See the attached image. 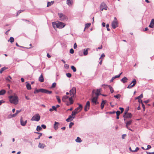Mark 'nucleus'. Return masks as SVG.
Wrapping results in <instances>:
<instances>
[{
  "label": "nucleus",
  "mask_w": 154,
  "mask_h": 154,
  "mask_svg": "<svg viewBox=\"0 0 154 154\" xmlns=\"http://www.w3.org/2000/svg\"><path fill=\"white\" fill-rule=\"evenodd\" d=\"M113 78L115 79H116L117 78H119V75H115V76H113Z\"/></svg>",
  "instance_id": "obj_60"
},
{
  "label": "nucleus",
  "mask_w": 154,
  "mask_h": 154,
  "mask_svg": "<svg viewBox=\"0 0 154 154\" xmlns=\"http://www.w3.org/2000/svg\"><path fill=\"white\" fill-rule=\"evenodd\" d=\"M114 97L116 98L119 99L121 97V95L119 94H118L116 95H114Z\"/></svg>",
  "instance_id": "obj_36"
},
{
  "label": "nucleus",
  "mask_w": 154,
  "mask_h": 154,
  "mask_svg": "<svg viewBox=\"0 0 154 154\" xmlns=\"http://www.w3.org/2000/svg\"><path fill=\"white\" fill-rule=\"evenodd\" d=\"M79 105V106L75 109L73 111L72 113V115L75 116V115L80 112L82 109V106L81 104Z\"/></svg>",
  "instance_id": "obj_4"
},
{
  "label": "nucleus",
  "mask_w": 154,
  "mask_h": 154,
  "mask_svg": "<svg viewBox=\"0 0 154 154\" xmlns=\"http://www.w3.org/2000/svg\"><path fill=\"white\" fill-rule=\"evenodd\" d=\"M107 7L106 4L104 2H102L100 5V10L102 11L103 9L107 10Z\"/></svg>",
  "instance_id": "obj_7"
},
{
  "label": "nucleus",
  "mask_w": 154,
  "mask_h": 154,
  "mask_svg": "<svg viewBox=\"0 0 154 154\" xmlns=\"http://www.w3.org/2000/svg\"><path fill=\"white\" fill-rule=\"evenodd\" d=\"M131 84H129L128 86L127 87V88H131L132 87H134V85H131Z\"/></svg>",
  "instance_id": "obj_43"
},
{
  "label": "nucleus",
  "mask_w": 154,
  "mask_h": 154,
  "mask_svg": "<svg viewBox=\"0 0 154 154\" xmlns=\"http://www.w3.org/2000/svg\"><path fill=\"white\" fill-rule=\"evenodd\" d=\"M95 94L96 96L95 97L92 96V98L91 99L92 105L94 106L99 103L97 101V100L98 98V96L99 94L97 93H95Z\"/></svg>",
  "instance_id": "obj_3"
},
{
  "label": "nucleus",
  "mask_w": 154,
  "mask_h": 154,
  "mask_svg": "<svg viewBox=\"0 0 154 154\" xmlns=\"http://www.w3.org/2000/svg\"><path fill=\"white\" fill-rule=\"evenodd\" d=\"M64 67L66 69H68L69 68V65L67 64H65L64 65Z\"/></svg>",
  "instance_id": "obj_55"
},
{
  "label": "nucleus",
  "mask_w": 154,
  "mask_h": 154,
  "mask_svg": "<svg viewBox=\"0 0 154 154\" xmlns=\"http://www.w3.org/2000/svg\"><path fill=\"white\" fill-rule=\"evenodd\" d=\"M42 128H43V129H45L46 128V126L45 125L42 124L41 125V127Z\"/></svg>",
  "instance_id": "obj_53"
},
{
  "label": "nucleus",
  "mask_w": 154,
  "mask_h": 154,
  "mask_svg": "<svg viewBox=\"0 0 154 154\" xmlns=\"http://www.w3.org/2000/svg\"><path fill=\"white\" fill-rule=\"evenodd\" d=\"M77 47V45L76 43H75L74 45L73 48L74 49H76Z\"/></svg>",
  "instance_id": "obj_59"
},
{
  "label": "nucleus",
  "mask_w": 154,
  "mask_h": 154,
  "mask_svg": "<svg viewBox=\"0 0 154 154\" xmlns=\"http://www.w3.org/2000/svg\"><path fill=\"white\" fill-rule=\"evenodd\" d=\"M56 85V83L55 82L53 83L52 86H51V88H54Z\"/></svg>",
  "instance_id": "obj_44"
},
{
  "label": "nucleus",
  "mask_w": 154,
  "mask_h": 154,
  "mask_svg": "<svg viewBox=\"0 0 154 154\" xmlns=\"http://www.w3.org/2000/svg\"><path fill=\"white\" fill-rule=\"evenodd\" d=\"M68 97L66 95H65L63 97L62 100L64 102L66 101V100L68 98Z\"/></svg>",
  "instance_id": "obj_29"
},
{
  "label": "nucleus",
  "mask_w": 154,
  "mask_h": 154,
  "mask_svg": "<svg viewBox=\"0 0 154 154\" xmlns=\"http://www.w3.org/2000/svg\"><path fill=\"white\" fill-rule=\"evenodd\" d=\"M23 10H19V11L17 13V15H16V16H18L19 14H20V13H21L22 12H23Z\"/></svg>",
  "instance_id": "obj_49"
},
{
  "label": "nucleus",
  "mask_w": 154,
  "mask_h": 154,
  "mask_svg": "<svg viewBox=\"0 0 154 154\" xmlns=\"http://www.w3.org/2000/svg\"><path fill=\"white\" fill-rule=\"evenodd\" d=\"M20 123L21 125L22 126H25L27 123V120L24 121L23 118H21L20 119Z\"/></svg>",
  "instance_id": "obj_14"
},
{
  "label": "nucleus",
  "mask_w": 154,
  "mask_h": 154,
  "mask_svg": "<svg viewBox=\"0 0 154 154\" xmlns=\"http://www.w3.org/2000/svg\"><path fill=\"white\" fill-rule=\"evenodd\" d=\"M21 112V110H17L16 111V113L17 115L18 113H20Z\"/></svg>",
  "instance_id": "obj_64"
},
{
  "label": "nucleus",
  "mask_w": 154,
  "mask_h": 154,
  "mask_svg": "<svg viewBox=\"0 0 154 154\" xmlns=\"http://www.w3.org/2000/svg\"><path fill=\"white\" fill-rule=\"evenodd\" d=\"M136 83H137V82H136V79H134L132 81V82H131V84H132V83H133V84L132 85L135 86V85L136 84Z\"/></svg>",
  "instance_id": "obj_38"
},
{
  "label": "nucleus",
  "mask_w": 154,
  "mask_h": 154,
  "mask_svg": "<svg viewBox=\"0 0 154 154\" xmlns=\"http://www.w3.org/2000/svg\"><path fill=\"white\" fill-rule=\"evenodd\" d=\"M38 80L41 82H43L44 81V79L42 75V74L41 75L39 78Z\"/></svg>",
  "instance_id": "obj_20"
},
{
  "label": "nucleus",
  "mask_w": 154,
  "mask_h": 154,
  "mask_svg": "<svg viewBox=\"0 0 154 154\" xmlns=\"http://www.w3.org/2000/svg\"><path fill=\"white\" fill-rule=\"evenodd\" d=\"M118 23L116 17H114L113 21L112 23V26L113 29L118 26Z\"/></svg>",
  "instance_id": "obj_5"
},
{
  "label": "nucleus",
  "mask_w": 154,
  "mask_h": 154,
  "mask_svg": "<svg viewBox=\"0 0 154 154\" xmlns=\"http://www.w3.org/2000/svg\"><path fill=\"white\" fill-rule=\"evenodd\" d=\"M116 116H119V115H120V114L121 113H121L120 111H119V110L117 111L116 112Z\"/></svg>",
  "instance_id": "obj_47"
},
{
  "label": "nucleus",
  "mask_w": 154,
  "mask_h": 154,
  "mask_svg": "<svg viewBox=\"0 0 154 154\" xmlns=\"http://www.w3.org/2000/svg\"><path fill=\"white\" fill-rule=\"evenodd\" d=\"M26 87L27 89L28 90H30L31 88V85L29 83L26 84Z\"/></svg>",
  "instance_id": "obj_28"
},
{
  "label": "nucleus",
  "mask_w": 154,
  "mask_h": 154,
  "mask_svg": "<svg viewBox=\"0 0 154 154\" xmlns=\"http://www.w3.org/2000/svg\"><path fill=\"white\" fill-rule=\"evenodd\" d=\"M128 110H125V112H124V115H125L126 114H127L128 112Z\"/></svg>",
  "instance_id": "obj_63"
},
{
  "label": "nucleus",
  "mask_w": 154,
  "mask_h": 154,
  "mask_svg": "<svg viewBox=\"0 0 154 154\" xmlns=\"http://www.w3.org/2000/svg\"><path fill=\"white\" fill-rule=\"evenodd\" d=\"M139 149V148L138 147H137L135 150H134L133 151V152H136Z\"/></svg>",
  "instance_id": "obj_54"
},
{
  "label": "nucleus",
  "mask_w": 154,
  "mask_h": 154,
  "mask_svg": "<svg viewBox=\"0 0 154 154\" xmlns=\"http://www.w3.org/2000/svg\"><path fill=\"white\" fill-rule=\"evenodd\" d=\"M132 120H131L127 122H125V123H126V128L129 130H130L131 131H133L131 129H130V127H129V125H131L132 123Z\"/></svg>",
  "instance_id": "obj_10"
},
{
  "label": "nucleus",
  "mask_w": 154,
  "mask_h": 154,
  "mask_svg": "<svg viewBox=\"0 0 154 154\" xmlns=\"http://www.w3.org/2000/svg\"><path fill=\"white\" fill-rule=\"evenodd\" d=\"M54 3V1H52L51 2H48L47 3V7H49L53 4Z\"/></svg>",
  "instance_id": "obj_31"
},
{
  "label": "nucleus",
  "mask_w": 154,
  "mask_h": 154,
  "mask_svg": "<svg viewBox=\"0 0 154 154\" xmlns=\"http://www.w3.org/2000/svg\"><path fill=\"white\" fill-rule=\"evenodd\" d=\"M6 93V91L5 90L2 89L0 91V95H3Z\"/></svg>",
  "instance_id": "obj_35"
},
{
  "label": "nucleus",
  "mask_w": 154,
  "mask_h": 154,
  "mask_svg": "<svg viewBox=\"0 0 154 154\" xmlns=\"http://www.w3.org/2000/svg\"><path fill=\"white\" fill-rule=\"evenodd\" d=\"M42 128L40 126L38 125L37 126L36 130L37 131L39 132L42 130Z\"/></svg>",
  "instance_id": "obj_27"
},
{
  "label": "nucleus",
  "mask_w": 154,
  "mask_h": 154,
  "mask_svg": "<svg viewBox=\"0 0 154 154\" xmlns=\"http://www.w3.org/2000/svg\"><path fill=\"white\" fill-rule=\"evenodd\" d=\"M72 115V114L69 116L68 118H67L66 121L67 122H69L72 121L73 119L75 118V117Z\"/></svg>",
  "instance_id": "obj_15"
},
{
  "label": "nucleus",
  "mask_w": 154,
  "mask_h": 154,
  "mask_svg": "<svg viewBox=\"0 0 154 154\" xmlns=\"http://www.w3.org/2000/svg\"><path fill=\"white\" fill-rule=\"evenodd\" d=\"M107 86L109 88V89H110L111 93H112L114 92V90L113 88L110 85H107Z\"/></svg>",
  "instance_id": "obj_26"
},
{
  "label": "nucleus",
  "mask_w": 154,
  "mask_h": 154,
  "mask_svg": "<svg viewBox=\"0 0 154 154\" xmlns=\"http://www.w3.org/2000/svg\"><path fill=\"white\" fill-rule=\"evenodd\" d=\"M45 146L44 144L41 143H39L38 145V147L41 149L44 148Z\"/></svg>",
  "instance_id": "obj_23"
},
{
  "label": "nucleus",
  "mask_w": 154,
  "mask_h": 154,
  "mask_svg": "<svg viewBox=\"0 0 154 154\" xmlns=\"http://www.w3.org/2000/svg\"><path fill=\"white\" fill-rule=\"evenodd\" d=\"M40 89H35L34 91V94H36L37 93L40 92H41L40 91Z\"/></svg>",
  "instance_id": "obj_37"
},
{
  "label": "nucleus",
  "mask_w": 154,
  "mask_h": 154,
  "mask_svg": "<svg viewBox=\"0 0 154 154\" xmlns=\"http://www.w3.org/2000/svg\"><path fill=\"white\" fill-rule=\"evenodd\" d=\"M70 94L71 96L74 97L76 93V89L75 87H73L69 91Z\"/></svg>",
  "instance_id": "obj_9"
},
{
  "label": "nucleus",
  "mask_w": 154,
  "mask_h": 154,
  "mask_svg": "<svg viewBox=\"0 0 154 154\" xmlns=\"http://www.w3.org/2000/svg\"><path fill=\"white\" fill-rule=\"evenodd\" d=\"M138 100L143 97V95L142 94H141L140 96L138 97Z\"/></svg>",
  "instance_id": "obj_50"
},
{
  "label": "nucleus",
  "mask_w": 154,
  "mask_h": 154,
  "mask_svg": "<svg viewBox=\"0 0 154 154\" xmlns=\"http://www.w3.org/2000/svg\"><path fill=\"white\" fill-rule=\"evenodd\" d=\"M40 116L38 114H36L33 116L30 120L31 121H36L38 122L40 120Z\"/></svg>",
  "instance_id": "obj_6"
},
{
  "label": "nucleus",
  "mask_w": 154,
  "mask_h": 154,
  "mask_svg": "<svg viewBox=\"0 0 154 154\" xmlns=\"http://www.w3.org/2000/svg\"><path fill=\"white\" fill-rule=\"evenodd\" d=\"M119 109L120 110H121V112H121V113H122L123 112V111H124V109L123 108H122V107H120V108H119Z\"/></svg>",
  "instance_id": "obj_56"
},
{
  "label": "nucleus",
  "mask_w": 154,
  "mask_h": 154,
  "mask_svg": "<svg viewBox=\"0 0 154 154\" xmlns=\"http://www.w3.org/2000/svg\"><path fill=\"white\" fill-rule=\"evenodd\" d=\"M141 104L142 105V107L143 109L144 110H145V107L144 105L143 104L142 101H141Z\"/></svg>",
  "instance_id": "obj_48"
},
{
  "label": "nucleus",
  "mask_w": 154,
  "mask_h": 154,
  "mask_svg": "<svg viewBox=\"0 0 154 154\" xmlns=\"http://www.w3.org/2000/svg\"><path fill=\"white\" fill-rule=\"evenodd\" d=\"M58 15L60 18V20L63 21L67 19V17L62 13H60L58 14Z\"/></svg>",
  "instance_id": "obj_8"
},
{
  "label": "nucleus",
  "mask_w": 154,
  "mask_h": 154,
  "mask_svg": "<svg viewBox=\"0 0 154 154\" xmlns=\"http://www.w3.org/2000/svg\"><path fill=\"white\" fill-rule=\"evenodd\" d=\"M71 68L74 72H75L76 71V69L74 66H71Z\"/></svg>",
  "instance_id": "obj_40"
},
{
  "label": "nucleus",
  "mask_w": 154,
  "mask_h": 154,
  "mask_svg": "<svg viewBox=\"0 0 154 154\" xmlns=\"http://www.w3.org/2000/svg\"><path fill=\"white\" fill-rule=\"evenodd\" d=\"M90 106V103L89 101H87L86 104L85 106L84 110L85 111H87L89 109Z\"/></svg>",
  "instance_id": "obj_12"
},
{
  "label": "nucleus",
  "mask_w": 154,
  "mask_h": 154,
  "mask_svg": "<svg viewBox=\"0 0 154 154\" xmlns=\"http://www.w3.org/2000/svg\"><path fill=\"white\" fill-rule=\"evenodd\" d=\"M40 90L41 92L48 94H51L52 93L51 91H49L45 89L40 88Z\"/></svg>",
  "instance_id": "obj_11"
},
{
  "label": "nucleus",
  "mask_w": 154,
  "mask_h": 154,
  "mask_svg": "<svg viewBox=\"0 0 154 154\" xmlns=\"http://www.w3.org/2000/svg\"><path fill=\"white\" fill-rule=\"evenodd\" d=\"M70 53L71 54H73L74 53V50L72 48H71L70 50Z\"/></svg>",
  "instance_id": "obj_51"
},
{
  "label": "nucleus",
  "mask_w": 154,
  "mask_h": 154,
  "mask_svg": "<svg viewBox=\"0 0 154 154\" xmlns=\"http://www.w3.org/2000/svg\"><path fill=\"white\" fill-rule=\"evenodd\" d=\"M128 79L126 77H124L121 80V82L123 83H125L127 82Z\"/></svg>",
  "instance_id": "obj_17"
},
{
  "label": "nucleus",
  "mask_w": 154,
  "mask_h": 154,
  "mask_svg": "<svg viewBox=\"0 0 154 154\" xmlns=\"http://www.w3.org/2000/svg\"><path fill=\"white\" fill-rule=\"evenodd\" d=\"M126 134H123L122 135V139H124L125 137L126 136Z\"/></svg>",
  "instance_id": "obj_62"
},
{
  "label": "nucleus",
  "mask_w": 154,
  "mask_h": 154,
  "mask_svg": "<svg viewBox=\"0 0 154 154\" xmlns=\"http://www.w3.org/2000/svg\"><path fill=\"white\" fill-rule=\"evenodd\" d=\"M106 100H103L102 101V102L101 103V109H103L104 107V104L105 103V102Z\"/></svg>",
  "instance_id": "obj_21"
},
{
  "label": "nucleus",
  "mask_w": 154,
  "mask_h": 154,
  "mask_svg": "<svg viewBox=\"0 0 154 154\" xmlns=\"http://www.w3.org/2000/svg\"><path fill=\"white\" fill-rule=\"evenodd\" d=\"M72 3V0H67L66 3L69 6H71Z\"/></svg>",
  "instance_id": "obj_22"
},
{
  "label": "nucleus",
  "mask_w": 154,
  "mask_h": 154,
  "mask_svg": "<svg viewBox=\"0 0 154 154\" xmlns=\"http://www.w3.org/2000/svg\"><path fill=\"white\" fill-rule=\"evenodd\" d=\"M109 24H107L106 25V27L107 28V30L108 31H109L110 30L109 29Z\"/></svg>",
  "instance_id": "obj_52"
},
{
  "label": "nucleus",
  "mask_w": 154,
  "mask_h": 154,
  "mask_svg": "<svg viewBox=\"0 0 154 154\" xmlns=\"http://www.w3.org/2000/svg\"><path fill=\"white\" fill-rule=\"evenodd\" d=\"M89 48H87L86 49H84L83 50V54L85 56H86L88 54V51L89 50Z\"/></svg>",
  "instance_id": "obj_19"
},
{
  "label": "nucleus",
  "mask_w": 154,
  "mask_h": 154,
  "mask_svg": "<svg viewBox=\"0 0 154 154\" xmlns=\"http://www.w3.org/2000/svg\"><path fill=\"white\" fill-rule=\"evenodd\" d=\"M9 101L11 103L17 105L18 103V97L17 96H10L8 97Z\"/></svg>",
  "instance_id": "obj_2"
},
{
  "label": "nucleus",
  "mask_w": 154,
  "mask_h": 154,
  "mask_svg": "<svg viewBox=\"0 0 154 154\" xmlns=\"http://www.w3.org/2000/svg\"><path fill=\"white\" fill-rule=\"evenodd\" d=\"M149 27L153 28L154 27V19H152L150 22V23L149 26Z\"/></svg>",
  "instance_id": "obj_16"
},
{
  "label": "nucleus",
  "mask_w": 154,
  "mask_h": 154,
  "mask_svg": "<svg viewBox=\"0 0 154 154\" xmlns=\"http://www.w3.org/2000/svg\"><path fill=\"white\" fill-rule=\"evenodd\" d=\"M10 79H12V78L10 75L8 76L5 78V80L8 82H10Z\"/></svg>",
  "instance_id": "obj_34"
},
{
  "label": "nucleus",
  "mask_w": 154,
  "mask_h": 154,
  "mask_svg": "<svg viewBox=\"0 0 154 154\" xmlns=\"http://www.w3.org/2000/svg\"><path fill=\"white\" fill-rule=\"evenodd\" d=\"M151 148V146L150 145H148L147 146V148L146 149V150H148L149 149Z\"/></svg>",
  "instance_id": "obj_58"
},
{
  "label": "nucleus",
  "mask_w": 154,
  "mask_h": 154,
  "mask_svg": "<svg viewBox=\"0 0 154 154\" xmlns=\"http://www.w3.org/2000/svg\"><path fill=\"white\" fill-rule=\"evenodd\" d=\"M5 103V101L3 100H0V105H1L2 103Z\"/></svg>",
  "instance_id": "obj_61"
},
{
  "label": "nucleus",
  "mask_w": 154,
  "mask_h": 154,
  "mask_svg": "<svg viewBox=\"0 0 154 154\" xmlns=\"http://www.w3.org/2000/svg\"><path fill=\"white\" fill-rule=\"evenodd\" d=\"M101 90V88H100L99 89H97V92L96 93H98L99 94V95H100L101 94L100 93V92Z\"/></svg>",
  "instance_id": "obj_41"
},
{
  "label": "nucleus",
  "mask_w": 154,
  "mask_h": 154,
  "mask_svg": "<svg viewBox=\"0 0 154 154\" xmlns=\"http://www.w3.org/2000/svg\"><path fill=\"white\" fill-rule=\"evenodd\" d=\"M6 68L5 67H3L1 69H0V73L1 74L6 69Z\"/></svg>",
  "instance_id": "obj_39"
},
{
  "label": "nucleus",
  "mask_w": 154,
  "mask_h": 154,
  "mask_svg": "<svg viewBox=\"0 0 154 154\" xmlns=\"http://www.w3.org/2000/svg\"><path fill=\"white\" fill-rule=\"evenodd\" d=\"M52 109L54 110H57L56 107L55 106H52Z\"/></svg>",
  "instance_id": "obj_57"
},
{
  "label": "nucleus",
  "mask_w": 154,
  "mask_h": 154,
  "mask_svg": "<svg viewBox=\"0 0 154 154\" xmlns=\"http://www.w3.org/2000/svg\"><path fill=\"white\" fill-rule=\"evenodd\" d=\"M14 38L12 37H10V39L8 40V41L12 43L14 41Z\"/></svg>",
  "instance_id": "obj_30"
},
{
  "label": "nucleus",
  "mask_w": 154,
  "mask_h": 154,
  "mask_svg": "<svg viewBox=\"0 0 154 154\" xmlns=\"http://www.w3.org/2000/svg\"><path fill=\"white\" fill-rule=\"evenodd\" d=\"M74 124V123L72 122H71L69 125V128H71L72 125Z\"/></svg>",
  "instance_id": "obj_46"
},
{
  "label": "nucleus",
  "mask_w": 154,
  "mask_h": 154,
  "mask_svg": "<svg viewBox=\"0 0 154 154\" xmlns=\"http://www.w3.org/2000/svg\"><path fill=\"white\" fill-rule=\"evenodd\" d=\"M123 117L124 118V120L125 121L127 118H131L132 114L131 113L128 112L125 115H124Z\"/></svg>",
  "instance_id": "obj_13"
},
{
  "label": "nucleus",
  "mask_w": 154,
  "mask_h": 154,
  "mask_svg": "<svg viewBox=\"0 0 154 154\" xmlns=\"http://www.w3.org/2000/svg\"><path fill=\"white\" fill-rule=\"evenodd\" d=\"M34 133L37 134H39V135H38V137L37 138H35V140H37V139H40V137L42 136V134L41 133H39V132H34Z\"/></svg>",
  "instance_id": "obj_24"
},
{
  "label": "nucleus",
  "mask_w": 154,
  "mask_h": 154,
  "mask_svg": "<svg viewBox=\"0 0 154 154\" xmlns=\"http://www.w3.org/2000/svg\"><path fill=\"white\" fill-rule=\"evenodd\" d=\"M59 123L56 122H55L54 124V128L55 130H56L58 128V125Z\"/></svg>",
  "instance_id": "obj_18"
},
{
  "label": "nucleus",
  "mask_w": 154,
  "mask_h": 154,
  "mask_svg": "<svg viewBox=\"0 0 154 154\" xmlns=\"http://www.w3.org/2000/svg\"><path fill=\"white\" fill-rule=\"evenodd\" d=\"M52 25L54 28L55 29V28H57L59 29L62 28L65 26V25L62 22H58L57 23L56 22H53Z\"/></svg>",
  "instance_id": "obj_1"
},
{
  "label": "nucleus",
  "mask_w": 154,
  "mask_h": 154,
  "mask_svg": "<svg viewBox=\"0 0 154 154\" xmlns=\"http://www.w3.org/2000/svg\"><path fill=\"white\" fill-rule=\"evenodd\" d=\"M91 25V23H87L85 24V28L84 29V31L85 30L86 28H88Z\"/></svg>",
  "instance_id": "obj_32"
},
{
  "label": "nucleus",
  "mask_w": 154,
  "mask_h": 154,
  "mask_svg": "<svg viewBox=\"0 0 154 154\" xmlns=\"http://www.w3.org/2000/svg\"><path fill=\"white\" fill-rule=\"evenodd\" d=\"M66 75L68 77L70 78L72 76V75L70 73H66Z\"/></svg>",
  "instance_id": "obj_45"
},
{
  "label": "nucleus",
  "mask_w": 154,
  "mask_h": 154,
  "mask_svg": "<svg viewBox=\"0 0 154 154\" xmlns=\"http://www.w3.org/2000/svg\"><path fill=\"white\" fill-rule=\"evenodd\" d=\"M75 141L77 143H80L82 141L81 138L79 137H78L77 138L75 139Z\"/></svg>",
  "instance_id": "obj_33"
},
{
  "label": "nucleus",
  "mask_w": 154,
  "mask_h": 154,
  "mask_svg": "<svg viewBox=\"0 0 154 154\" xmlns=\"http://www.w3.org/2000/svg\"><path fill=\"white\" fill-rule=\"evenodd\" d=\"M74 97H72V96H71V97H70L69 98V101L70 102H69L70 104H72L73 103V101L72 99V98Z\"/></svg>",
  "instance_id": "obj_25"
},
{
  "label": "nucleus",
  "mask_w": 154,
  "mask_h": 154,
  "mask_svg": "<svg viewBox=\"0 0 154 154\" xmlns=\"http://www.w3.org/2000/svg\"><path fill=\"white\" fill-rule=\"evenodd\" d=\"M56 98L58 101V102L59 103H60L61 102V100L60 98V97L59 96H56Z\"/></svg>",
  "instance_id": "obj_42"
}]
</instances>
